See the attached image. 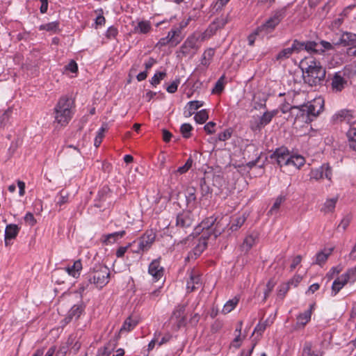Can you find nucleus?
<instances>
[{
    "mask_svg": "<svg viewBox=\"0 0 356 356\" xmlns=\"http://www.w3.org/2000/svg\"><path fill=\"white\" fill-rule=\"evenodd\" d=\"M302 71V78L305 83L310 86L320 84L325 77V70L320 62L313 57L302 59L300 63Z\"/></svg>",
    "mask_w": 356,
    "mask_h": 356,
    "instance_id": "obj_1",
    "label": "nucleus"
},
{
    "mask_svg": "<svg viewBox=\"0 0 356 356\" xmlns=\"http://www.w3.org/2000/svg\"><path fill=\"white\" fill-rule=\"evenodd\" d=\"M73 102L67 97H62L54 108L55 122L60 126L67 125L72 118Z\"/></svg>",
    "mask_w": 356,
    "mask_h": 356,
    "instance_id": "obj_2",
    "label": "nucleus"
},
{
    "mask_svg": "<svg viewBox=\"0 0 356 356\" xmlns=\"http://www.w3.org/2000/svg\"><path fill=\"white\" fill-rule=\"evenodd\" d=\"M205 38L204 34L193 33L190 35L181 45L179 51L177 52V58L182 59L184 58H192L198 51L199 40L203 41Z\"/></svg>",
    "mask_w": 356,
    "mask_h": 356,
    "instance_id": "obj_3",
    "label": "nucleus"
},
{
    "mask_svg": "<svg viewBox=\"0 0 356 356\" xmlns=\"http://www.w3.org/2000/svg\"><path fill=\"white\" fill-rule=\"evenodd\" d=\"M356 42V34L346 32L337 40H333L332 42L322 40L320 44L326 50L334 49L335 47H347V44H353Z\"/></svg>",
    "mask_w": 356,
    "mask_h": 356,
    "instance_id": "obj_4",
    "label": "nucleus"
},
{
    "mask_svg": "<svg viewBox=\"0 0 356 356\" xmlns=\"http://www.w3.org/2000/svg\"><path fill=\"white\" fill-rule=\"evenodd\" d=\"M109 278V269L105 266H99L94 271L92 276L90 278V282L93 283L97 288L102 289L108 283Z\"/></svg>",
    "mask_w": 356,
    "mask_h": 356,
    "instance_id": "obj_5",
    "label": "nucleus"
},
{
    "mask_svg": "<svg viewBox=\"0 0 356 356\" xmlns=\"http://www.w3.org/2000/svg\"><path fill=\"white\" fill-rule=\"evenodd\" d=\"M156 237V233L155 231L153 229L147 230L145 233L138 239V248L134 250V252L138 254L147 252L150 249L155 241Z\"/></svg>",
    "mask_w": 356,
    "mask_h": 356,
    "instance_id": "obj_6",
    "label": "nucleus"
},
{
    "mask_svg": "<svg viewBox=\"0 0 356 356\" xmlns=\"http://www.w3.org/2000/svg\"><path fill=\"white\" fill-rule=\"evenodd\" d=\"M323 108V100L321 98L315 99L314 101L302 105L301 111L306 113L308 118L316 117Z\"/></svg>",
    "mask_w": 356,
    "mask_h": 356,
    "instance_id": "obj_7",
    "label": "nucleus"
},
{
    "mask_svg": "<svg viewBox=\"0 0 356 356\" xmlns=\"http://www.w3.org/2000/svg\"><path fill=\"white\" fill-rule=\"evenodd\" d=\"M289 156L290 153L289 150L285 147H280L277 149L275 152L270 156V158L275 159L277 163L282 170L284 169Z\"/></svg>",
    "mask_w": 356,
    "mask_h": 356,
    "instance_id": "obj_8",
    "label": "nucleus"
},
{
    "mask_svg": "<svg viewBox=\"0 0 356 356\" xmlns=\"http://www.w3.org/2000/svg\"><path fill=\"white\" fill-rule=\"evenodd\" d=\"M185 306H179L172 314L171 320L175 321V326L178 330L186 325V317L184 315Z\"/></svg>",
    "mask_w": 356,
    "mask_h": 356,
    "instance_id": "obj_9",
    "label": "nucleus"
},
{
    "mask_svg": "<svg viewBox=\"0 0 356 356\" xmlns=\"http://www.w3.org/2000/svg\"><path fill=\"white\" fill-rule=\"evenodd\" d=\"M283 16L281 12H277L273 17L269 18L265 24L259 27L258 31H272L280 22Z\"/></svg>",
    "mask_w": 356,
    "mask_h": 356,
    "instance_id": "obj_10",
    "label": "nucleus"
},
{
    "mask_svg": "<svg viewBox=\"0 0 356 356\" xmlns=\"http://www.w3.org/2000/svg\"><path fill=\"white\" fill-rule=\"evenodd\" d=\"M215 222V219L213 218H207V220L202 221L195 229V233L193 234H200V231L203 232L202 235L209 237L211 233V227L213 225Z\"/></svg>",
    "mask_w": 356,
    "mask_h": 356,
    "instance_id": "obj_11",
    "label": "nucleus"
},
{
    "mask_svg": "<svg viewBox=\"0 0 356 356\" xmlns=\"http://www.w3.org/2000/svg\"><path fill=\"white\" fill-rule=\"evenodd\" d=\"M298 40H294L291 47L285 48L280 51L276 56L277 60H284L288 59L293 53H298Z\"/></svg>",
    "mask_w": 356,
    "mask_h": 356,
    "instance_id": "obj_12",
    "label": "nucleus"
},
{
    "mask_svg": "<svg viewBox=\"0 0 356 356\" xmlns=\"http://www.w3.org/2000/svg\"><path fill=\"white\" fill-rule=\"evenodd\" d=\"M19 231V227L15 224H10L6 227L5 229V245L8 246L10 241L15 239Z\"/></svg>",
    "mask_w": 356,
    "mask_h": 356,
    "instance_id": "obj_13",
    "label": "nucleus"
},
{
    "mask_svg": "<svg viewBox=\"0 0 356 356\" xmlns=\"http://www.w3.org/2000/svg\"><path fill=\"white\" fill-rule=\"evenodd\" d=\"M193 219L189 211L179 214L177 218V225L181 228H188L191 226Z\"/></svg>",
    "mask_w": 356,
    "mask_h": 356,
    "instance_id": "obj_14",
    "label": "nucleus"
},
{
    "mask_svg": "<svg viewBox=\"0 0 356 356\" xmlns=\"http://www.w3.org/2000/svg\"><path fill=\"white\" fill-rule=\"evenodd\" d=\"M202 283L200 282V278L199 274L193 270L190 275V279L187 282V290L188 292H192L197 289L201 287Z\"/></svg>",
    "mask_w": 356,
    "mask_h": 356,
    "instance_id": "obj_15",
    "label": "nucleus"
},
{
    "mask_svg": "<svg viewBox=\"0 0 356 356\" xmlns=\"http://www.w3.org/2000/svg\"><path fill=\"white\" fill-rule=\"evenodd\" d=\"M149 274L156 280H159L163 275V268L160 266L159 260H154L149 266Z\"/></svg>",
    "mask_w": 356,
    "mask_h": 356,
    "instance_id": "obj_16",
    "label": "nucleus"
},
{
    "mask_svg": "<svg viewBox=\"0 0 356 356\" xmlns=\"http://www.w3.org/2000/svg\"><path fill=\"white\" fill-rule=\"evenodd\" d=\"M347 81L339 74L336 73L332 79V89L335 92H340L346 85Z\"/></svg>",
    "mask_w": 356,
    "mask_h": 356,
    "instance_id": "obj_17",
    "label": "nucleus"
},
{
    "mask_svg": "<svg viewBox=\"0 0 356 356\" xmlns=\"http://www.w3.org/2000/svg\"><path fill=\"white\" fill-rule=\"evenodd\" d=\"M298 44H299L297 45V47H298V53L302 49H305L308 52L318 53V51H320V50L316 48L318 47V43H316V42L308 41L306 42H300L298 41ZM321 51L322 52L324 51L323 49H321Z\"/></svg>",
    "mask_w": 356,
    "mask_h": 356,
    "instance_id": "obj_18",
    "label": "nucleus"
},
{
    "mask_svg": "<svg viewBox=\"0 0 356 356\" xmlns=\"http://www.w3.org/2000/svg\"><path fill=\"white\" fill-rule=\"evenodd\" d=\"M349 275L348 274H343L340 277H339L337 279L334 280L333 282L332 289L336 294L338 293L341 289L343 288V286H345L348 282L349 281Z\"/></svg>",
    "mask_w": 356,
    "mask_h": 356,
    "instance_id": "obj_19",
    "label": "nucleus"
},
{
    "mask_svg": "<svg viewBox=\"0 0 356 356\" xmlns=\"http://www.w3.org/2000/svg\"><path fill=\"white\" fill-rule=\"evenodd\" d=\"M83 310V307L82 304L74 305L69 311L67 317L65 318L66 323H69L74 318L75 320L78 319L81 316Z\"/></svg>",
    "mask_w": 356,
    "mask_h": 356,
    "instance_id": "obj_20",
    "label": "nucleus"
},
{
    "mask_svg": "<svg viewBox=\"0 0 356 356\" xmlns=\"http://www.w3.org/2000/svg\"><path fill=\"white\" fill-rule=\"evenodd\" d=\"M257 238V234H248L243 240L241 245V249L243 251L248 252L252 247L254 245L255 241Z\"/></svg>",
    "mask_w": 356,
    "mask_h": 356,
    "instance_id": "obj_21",
    "label": "nucleus"
},
{
    "mask_svg": "<svg viewBox=\"0 0 356 356\" xmlns=\"http://www.w3.org/2000/svg\"><path fill=\"white\" fill-rule=\"evenodd\" d=\"M82 269V264L81 260L74 261V264L71 267H67L65 270L68 274L74 277H78L80 275V271Z\"/></svg>",
    "mask_w": 356,
    "mask_h": 356,
    "instance_id": "obj_22",
    "label": "nucleus"
},
{
    "mask_svg": "<svg viewBox=\"0 0 356 356\" xmlns=\"http://www.w3.org/2000/svg\"><path fill=\"white\" fill-rule=\"evenodd\" d=\"M181 29L175 28L172 29L169 33L168 35L172 40V44L173 46L177 45L181 40Z\"/></svg>",
    "mask_w": 356,
    "mask_h": 356,
    "instance_id": "obj_23",
    "label": "nucleus"
},
{
    "mask_svg": "<svg viewBox=\"0 0 356 356\" xmlns=\"http://www.w3.org/2000/svg\"><path fill=\"white\" fill-rule=\"evenodd\" d=\"M349 139V145L351 149L356 151V124H353L347 133Z\"/></svg>",
    "mask_w": 356,
    "mask_h": 356,
    "instance_id": "obj_24",
    "label": "nucleus"
},
{
    "mask_svg": "<svg viewBox=\"0 0 356 356\" xmlns=\"http://www.w3.org/2000/svg\"><path fill=\"white\" fill-rule=\"evenodd\" d=\"M209 237L202 235L201 238L198 240V243L196 245L193 250V253L195 256L200 255L203 250L206 248L207 242V240Z\"/></svg>",
    "mask_w": 356,
    "mask_h": 356,
    "instance_id": "obj_25",
    "label": "nucleus"
},
{
    "mask_svg": "<svg viewBox=\"0 0 356 356\" xmlns=\"http://www.w3.org/2000/svg\"><path fill=\"white\" fill-rule=\"evenodd\" d=\"M124 234V231H121L106 235L104 236V238L102 239V243L105 245H108L110 243H114L115 241H116L118 237H122Z\"/></svg>",
    "mask_w": 356,
    "mask_h": 356,
    "instance_id": "obj_26",
    "label": "nucleus"
},
{
    "mask_svg": "<svg viewBox=\"0 0 356 356\" xmlns=\"http://www.w3.org/2000/svg\"><path fill=\"white\" fill-rule=\"evenodd\" d=\"M332 250L333 248H329L318 252L316 255V264L321 265L325 263L328 257L331 254Z\"/></svg>",
    "mask_w": 356,
    "mask_h": 356,
    "instance_id": "obj_27",
    "label": "nucleus"
},
{
    "mask_svg": "<svg viewBox=\"0 0 356 356\" xmlns=\"http://www.w3.org/2000/svg\"><path fill=\"white\" fill-rule=\"evenodd\" d=\"M151 29L150 23L147 21H141L138 22V25L135 27L134 31L136 33H147Z\"/></svg>",
    "mask_w": 356,
    "mask_h": 356,
    "instance_id": "obj_28",
    "label": "nucleus"
},
{
    "mask_svg": "<svg viewBox=\"0 0 356 356\" xmlns=\"http://www.w3.org/2000/svg\"><path fill=\"white\" fill-rule=\"evenodd\" d=\"M246 219H247V216L245 213L236 218L232 221V225L230 227V229L232 231H236L244 224Z\"/></svg>",
    "mask_w": 356,
    "mask_h": 356,
    "instance_id": "obj_29",
    "label": "nucleus"
},
{
    "mask_svg": "<svg viewBox=\"0 0 356 356\" xmlns=\"http://www.w3.org/2000/svg\"><path fill=\"white\" fill-rule=\"evenodd\" d=\"M314 308V305L310 306L309 309L305 311L303 314H301L298 317V323L302 325H306V323L310 320L311 314L312 312V309Z\"/></svg>",
    "mask_w": 356,
    "mask_h": 356,
    "instance_id": "obj_30",
    "label": "nucleus"
},
{
    "mask_svg": "<svg viewBox=\"0 0 356 356\" xmlns=\"http://www.w3.org/2000/svg\"><path fill=\"white\" fill-rule=\"evenodd\" d=\"M238 302V298H237L236 297L232 300H229L225 304V305L222 308V313H223L224 314H227L231 312L235 308V307L237 305Z\"/></svg>",
    "mask_w": 356,
    "mask_h": 356,
    "instance_id": "obj_31",
    "label": "nucleus"
},
{
    "mask_svg": "<svg viewBox=\"0 0 356 356\" xmlns=\"http://www.w3.org/2000/svg\"><path fill=\"white\" fill-rule=\"evenodd\" d=\"M137 321L132 319L131 317L127 318L120 330V332H129L136 325Z\"/></svg>",
    "mask_w": 356,
    "mask_h": 356,
    "instance_id": "obj_32",
    "label": "nucleus"
},
{
    "mask_svg": "<svg viewBox=\"0 0 356 356\" xmlns=\"http://www.w3.org/2000/svg\"><path fill=\"white\" fill-rule=\"evenodd\" d=\"M108 125L106 123L103 124L101 129L99 130L95 138V143L94 145L96 147H98L104 136V132L107 130Z\"/></svg>",
    "mask_w": 356,
    "mask_h": 356,
    "instance_id": "obj_33",
    "label": "nucleus"
},
{
    "mask_svg": "<svg viewBox=\"0 0 356 356\" xmlns=\"http://www.w3.org/2000/svg\"><path fill=\"white\" fill-rule=\"evenodd\" d=\"M273 117V115L271 113H265L261 118L259 124H258L255 127L252 126V129L253 130L260 129L261 126L268 124L271 120Z\"/></svg>",
    "mask_w": 356,
    "mask_h": 356,
    "instance_id": "obj_34",
    "label": "nucleus"
},
{
    "mask_svg": "<svg viewBox=\"0 0 356 356\" xmlns=\"http://www.w3.org/2000/svg\"><path fill=\"white\" fill-rule=\"evenodd\" d=\"M334 120L343 121L347 120L349 122L352 118L350 113L348 111H341L334 115Z\"/></svg>",
    "mask_w": 356,
    "mask_h": 356,
    "instance_id": "obj_35",
    "label": "nucleus"
},
{
    "mask_svg": "<svg viewBox=\"0 0 356 356\" xmlns=\"http://www.w3.org/2000/svg\"><path fill=\"white\" fill-rule=\"evenodd\" d=\"M225 184V180L220 175H213L212 177V185L220 190Z\"/></svg>",
    "mask_w": 356,
    "mask_h": 356,
    "instance_id": "obj_36",
    "label": "nucleus"
},
{
    "mask_svg": "<svg viewBox=\"0 0 356 356\" xmlns=\"http://www.w3.org/2000/svg\"><path fill=\"white\" fill-rule=\"evenodd\" d=\"M58 29V22H53L46 24L40 25V30H45L50 32H56Z\"/></svg>",
    "mask_w": 356,
    "mask_h": 356,
    "instance_id": "obj_37",
    "label": "nucleus"
},
{
    "mask_svg": "<svg viewBox=\"0 0 356 356\" xmlns=\"http://www.w3.org/2000/svg\"><path fill=\"white\" fill-rule=\"evenodd\" d=\"M209 118L208 113L206 110H202L195 115V120L200 124L204 123Z\"/></svg>",
    "mask_w": 356,
    "mask_h": 356,
    "instance_id": "obj_38",
    "label": "nucleus"
},
{
    "mask_svg": "<svg viewBox=\"0 0 356 356\" xmlns=\"http://www.w3.org/2000/svg\"><path fill=\"white\" fill-rule=\"evenodd\" d=\"M285 200L284 196H278L273 205L272 206L271 209L268 211V214L273 215L274 213L277 212V211L279 209L280 205Z\"/></svg>",
    "mask_w": 356,
    "mask_h": 356,
    "instance_id": "obj_39",
    "label": "nucleus"
},
{
    "mask_svg": "<svg viewBox=\"0 0 356 356\" xmlns=\"http://www.w3.org/2000/svg\"><path fill=\"white\" fill-rule=\"evenodd\" d=\"M224 79L225 76L222 75L216 82L215 87L212 90V92L215 94L220 93L224 89Z\"/></svg>",
    "mask_w": 356,
    "mask_h": 356,
    "instance_id": "obj_40",
    "label": "nucleus"
},
{
    "mask_svg": "<svg viewBox=\"0 0 356 356\" xmlns=\"http://www.w3.org/2000/svg\"><path fill=\"white\" fill-rule=\"evenodd\" d=\"M113 349L114 347H113L110 343H108L99 350L97 356H109Z\"/></svg>",
    "mask_w": 356,
    "mask_h": 356,
    "instance_id": "obj_41",
    "label": "nucleus"
},
{
    "mask_svg": "<svg viewBox=\"0 0 356 356\" xmlns=\"http://www.w3.org/2000/svg\"><path fill=\"white\" fill-rule=\"evenodd\" d=\"M214 55V49L209 48L207 49L204 54L202 60V64L204 65H207L209 63V60L213 57Z\"/></svg>",
    "mask_w": 356,
    "mask_h": 356,
    "instance_id": "obj_42",
    "label": "nucleus"
},
{
    "mask_svg": "<svg viewBox=\"0 0 356 356\" xmlns=\"http://www.w3.org/2000/svg\"><path fill=\"white\" fill-rule=\"evenodd\" d=\"M203 104L199 101H191L188 104V116H191L193 113V111L198 109L201 107Z\"/></svg>",
    "mask_w": 356,
    "mask_h": 356,
    "instance_id": "obj_43",
    "label": "nucleus"
},
{
    "mask_svg": "<svg viewBox=\"0 0 356 356\" xmlns=\"http://www.w3.org/2000/svg\"><path fill=\"white\" fill-rule=\"evenodd\" d=\"M323 177V167L312 170L311 172V178L316 180L321 179Z\"/></svg>",
    "mask_w": 356,
    "mask_h": 356,
    "instance_id": "obj_44",
    "label": "nucleus"
},
{
    "mask_svg": "<svg viewBox=\"0 0 356 356\" xmlns=\"http://www.w3.org/2000/svg\"><path fill=\"white\" fill-rule=\"evenodd\" d=\"M192 164H193V160L191 158H189L186 163H185V165H184L183 166L181 167H179L176 172H178L179 174H184L185 172H186L192 166Z\"/></svg>",
    "mask_w": 356,
    "mask_h": 356,
    "instance_id": "obj_45",
    "label": "nucleus"
},
{
    "mask_svg": "<svg viewBox=\"0 0 356 356\" xmlns=\"http://www.w3.org/2000/svg\"><path fill=\"white\" fill-rule=\"evenodd\" d=\"M166 74L163 72H160L154 74V76L152 78L151 83L152 85L159 84L160 81L163 79L165 76Z\"/></svg>",
    "mask_w": 356,
    "mask_h": 356,
    "instance_id": "obj_46",
    "label": "nucleus"
},
{
    "mask_svg": "<svg viewBox=\"0 0 356 356\" xmlns=\"http://www.w3.org/2000/svg\"><path fill=\"white\" fill-rule=\"evenodd\" d=\"M196 200L195 190L193 188L188 189V195L186 196V200L188 204L194 203Z\"/></svg>",
    "mask_w": 356,
    "mask_h": 356,
    "instance_id": "obj_47",
    "label": "nucleus"
},
{
    "mask_svg": "<svg viewBox=\"0 0 356 356\" xmlns=\"http://www.w3.org/2000/svg\"><path fill=\"white\" fill-rule=\"evenodd\" d=\"M192 126L190 124H184L181 127V132L184 137L188 138L190 136V132L192 130Z\"/></svg>",
    "mask_w": 356,
    "mask_h": 356,
    "instance_id": "obj_48",
    "label": "nucleus"
},
{
    "mask_svg": "<svg viewBox=\"0 0 356 356\" xmlns=\"http://www.w3.org/2000/svg\"><path fill=\"white\" fill-rule=\"evenodd\" d=\"M302 356H319L318 354L316 353L315 351L312 348L309 344L305 346Z\"/></svg>",
    "mask_w": 356,
    "mask_h": 356,
    "instance_id": "obj_49",
    "label": "nucleus"
},
{
    "mask_svg": "<svg viewBox=\"0 0 356 356\" xmlns=\"http://www.w3.org/2000/svg\"><path fill=\"white\" fill-rule=\"evenodd\" d=\"M24 220L31 227L34 226L37 223L36 219L33 216V214L31 212H29L26 214Z\"/></svg>",
    "mask_w": 356,
    "mask_h": 356,
    "instance_id": "obj_50",
    "label": "nucleus"
},
{
    "mask_svg": "<svg viewBox=\"0 0 356 356\" xmlns=\"http://www.w3.org/2000/svg\"><path fill=\"white\" fill-rule=\"evenodd\" d=\"M293 168L296 169V163L295 160H293V156L290 155L289 161H287V163L284 169L282 170V171L284 172L285 170H293Z\"/></svg>",
    "mask_w": 356,
    "mask_h": 356,
    "instance_id": "obj_51",
    "label": "nucleus"
},
{
    "mask_svg": "<svg viewBox=\"0 0 356 356\" xmlns=\"http://www.w3.org/2000/svg\"><path fill=\"white\" fill-rule=\"evenodd\" d=\"M293 168L296 169V163L295 160H293V156L290 155L289 161H287V163L284 169L282 170V171L284 172L285 170H293Z\"/></svg>",
    "mask_w": 356,
    "mask_h": 356,
    "instance_id": "obj_52",
    "label": "nucleus"
},
{
    "mask_svg": "<svg viewBox=\"0 0 356 356\" xmlns=\"http://www.w3.org/2000/svg\"><path fill=\"white\" fill-rule=\"evenodd\" d=\"M232 131L230 129H226L223 132L218 134V140L220 141H225L229 139L232 136Z\"/></svg>",
    "mask_w": 356,
    "mask_h": 356,
    "instance_id": "obj_53",
    "label": "nucleus"
},
{
    "mask_svg": "<svg viewBox=\"0 0 356 356\" xmlns=\"http://www.w3.org/2000/svg\"><path fill=\"white\" fill-rule=\"evenodd\" d=\"M289 289V284L288 283L281 286L280 289L277 293V297L280 299H283Z\"/></svg>",
    "mask_w": 356,
    "mask_h": 356,
    "instance_id": "obj_54",
    "label": "nucleus"
},
{
    "mask_svg": "<svg viewBox=\"0 0 356 356\" xmlns=\"http://www.w3.org/2000/svg\"><path fill=\"white\" fill-rule=\"evenodd\" d=\"M296 163V169H300L305 163V159L300 155L293 156Z\"/></svg>",
    "mask_w": 356,
    "mask_h": 356,
    "instance_id": "obj_55",
    "label": "nucleus"
},
{
    "mask_svg": "<svg viewBox=\"0 0 356 356\" xmlns=\"http://www.w3.org/2000/svg\"><path fill=\"white\" fill-rule=\"evenodd\" d=\"M275 286V283L273 282V280H269L268 282L266 284V289L264 292V300H266L269 294L271 293V291L273 289V287Z\"/></svg>",
    "mask_w": 356,
    "mask_h": 356,
    "instance_id": "obj_56",
    "label": "nucleus"
},
{
    "mask_svg": "<svg viewBox=\"0 0 356 356\" xmlns=\"http://www.w3.org/2000/svg\"><path fill=\"white\" fill-rule=\"evenodd\" d=\"M65 70H70V72L75 73L78 70V66L74 60H71L68 65L65 66Z\"/></svg>",
    "mask_w": 356,
    "mask_h": 356,
    "instance_id": "obj_57",
    "label": "nucleus"
},
{
    "mask_svg": "<svg viewBox=\"0 0 356 356\" xmlns=\"http://www.w3.org/2000/svg\"><path fill=\"white\" fill-rule=\"evenodd\" d=\"M335 204L336 200L334 199L327 200L325 204L326 211H332L335 207Z\"/></svg>",
    "mask_w": 356,
    "mask_h": 356,
    "instance_id": "obj_58",
    "label": "nucleus"
},
{
    "mask_svg": "<svg viewBox=\"0 0 356 356\" xmlns=\"http://www.w3.org/2000/svg\"><path fill=\"white\" fill-rule=\"evenodd\" d=\"M200 318V316L199 315V314L195 313V314H193L191 316V317L190 318L189 323L193 326H195L198 323Z\"/></svg>",
    "mask_w": 356,
    "mask_h": 356,
    "instance_id": "obj_59",
    "label": "nucleus"
},
{
    "mask_svg": "<svg viewBox=\"0 0 356 356\" xmlns=\"http://www.w3.org/2000/svg\"><path fill=\"white\" fill-rule=\"evenodd\" d=\"M267 323H259L254 329V332L259 333L261 334L266 328Z\"/></svg>",
    "mask_w": 356,
    "mask_h": 356,
    "instance_id": "obj_60",
    "label": "nucleus"
},
{
    "mask_svg": "<svg viewBox=\"0 0 356 356\" xmlns=\"http://www.w3.org/2000/svg\"><path fill=\"white\" fill-rule=\"evenodd\" d=\"M215 122H209L204 126V129L209 134H211L214 133V130L213 129V128L215 127Z\"/></svg>",
    "mask_w": 356,
    "mask_h": 356,
    "instance_id": "obj_61",
    "label": "nucleus"
},
{
    "mask_svg": "<svg viewBox=\"0 0 356 356\" xmlns=\"http://www.w3.org/2000/svg\"><path fill=\"white\" fill-rule=\"evenodd\" d=\"M171 42L172 43V40L170 39V38L169 37V35H168L167 37L165 38H161L159 42L157 43L156 46L161 47H163V46H165L167 44Z\"/></svg>",
    "mask_w": 356,
    "mask_h": 356,
    "instance_id": "obj_62",
    "label": "nucleus"
},
{
    "mask_svg": "<svg viewBox=\"0 0 356 356\" xmlns=\"http://www.w3.org/2000/svg\"><path fill=\"white\" fill-rule=\"evenodd\" d=\"M229 0H218L214 6V8L216 10H221L224 6H225Z\"/></svg>",
    "mask_w": 356,
    "mask_h": 356,
    "instance_id": "obj_63",
    "label": "nucleus"
},
{
    "mask_svg": "<svg viewBox=\"0 0 356 356\" xmlns=\"http://www.w3.org/2000/svg\"><path fill=\"white\" fill-rule=\"evenodd\" d=\"M245 335H244L243 337L241 336V334L238 333V334L236 337V338L233 341L234 346L236 348H239L241 346V341L245 339Z\"/></svg>",
    "mask_w": 356,
    "mask_h": 356,
    "instance_id": "obj_64",
    "label": "nucleus"
}]
</instances>
